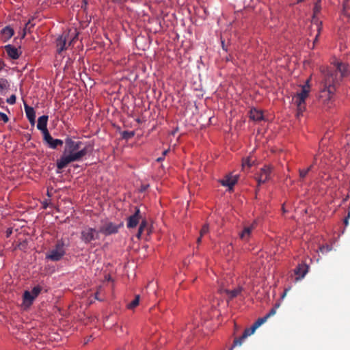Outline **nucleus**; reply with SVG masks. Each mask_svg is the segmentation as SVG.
<instances>
[{"label":"nucleus","mask_w":350,"mask_h":350,"mask_svg":"<svg viewBox=\"0 0 350 350\" xmlns=\"http://www.w3.org/2000/svg\"><path fill=\"white\" fill-rule=\"evenodd\" d=\"M321 72L323 79L319 98L324 105L330 107L334 101L336 85L349 73V66L342 62H336L333 68L321 69Z\"/></svg>","instance_id":"f257e3e1"},{"label":"nucleus","mask_w":350,"mask_h":350,"mask_svg":"<svg viewBox=\"0 0 350 350\" xmlns=\"http://www.w3.org/2000/svg\"><path fill=\"white\" fill-rule=\"evenodd\" d=\"M90 150L91 146L88 144L67 137V164L82 160Z\"/></svg>","instance_id":"f03ea898"},{"label":"nucleus","mask_w":350,"mask_h":350,"mask_svg":"<svg viewBox=\"0 0 350 350\" xmlns=\"http://www.w3.org/2000/svg\"><path fill=\"white\" fill-rule=\"evenodd\" d=\"M310 90V79H308L306 83L301 86L300 92H297L293 97V101L297 107V116H299L306 109V99L309 96Z\"/></svg>","instance_id":"7ed1b4c3"},{"label":"nucleus","mask_w":350,"mask_h":350,"mask_svg":"<svg viewBox=\"0 0 350 350\" xmlns=\"http://www.w3.org/2000/svg\"><path fill=\"white\" fill-rule=\"evenodd\" d=\"M267 320V318L265 316L262 318H259L253 325L251 327L245 329L243 332L242 336L238 338H235L234 340V343L232 345V347H234L236 346H241L243 343V342L250 335L253 334L255 332V330L260 327L261 325H262L264 323L266 322Z\"/></svg>","instance_id":"20e7f679"},{"label":"nucleus","mask_w":350,"mask_h":350,"mask_svg":"<svg viewBox=\"0 0 350 350\" xmlns=\"http://www.w3.org/2000/svg\"><path fill=\"white\" fill-rule=\"evenodd\" d=\"M99 230H96L93 228H85L81 231V240L85 243H90L92 241L96 240L99 238Z\"/></svg>","instance_id":"39448f33"},{"label":"nucleus","mask_w":350,"mask_h":350,"mask_svg":"<svg viewBox=\"0 0 350 350\" xmlns=\"http://www.w3.org/2000/svg\"><path fill=\"white\" fill-rule=\"evenodd\" d=\"M272 172V167L270 165H265L260 170V172L256 174V180L258 182V185H260L262 183H266L270 179L271 174Z\"/></svg>","instance_id":"423d86ee"},{"label":"nucleus","mask_w":350,"mask_h":350,"mask_svg":"<svg viewBox=\"0 0 350 350\" xmlns=\"http://www.w3.org/2000/svg\"><path fill=\"white\" fill-rule=\"evenodd\" d=\"M65 253V246L63 242L59 243L55 249L52 250L46 257L53 261L59 260Z\"/></svg>","instance_id":"0eeeda50"},{"label":"nucleus","mask_w":350,"mask_h":350,"mask_svg":"<svg viewBox=\"0 0 350 350\" xmlns=\"http://www.w3.org/2000/svg\"><path fill=\"white\" fill-rule=\"evenodd\" d=\"M122 226L120 224H115L112 222H107L100 226L99 229V232L106 236L117 233L118 232V229Z\"/></svg>","instance_id":"6e6552de"},{"label":"nucleus","mask_w":350,"mask_h":350,"mask_svg":"<svg viewBox=\"0 0 350 350\" xmlns=\"http://www.w3.org/2000/svg\"><path fill=\"white\" fill-rule=\"evenodd\" d=\"M142 218L140 210L139 208L135 207V211L133 215H131L128 218L127 227L129 228H135L139 222V219Z\"/></svg>","instance_id":"1a4fd4ad"},{"label":"nucleus","mask_w":350,"mask_h":350,"mask_svg":"<svg viewBox=\"0 0 350 350\" xmlns=\"http://www.w3.org/2000/svg\"><path fill=\"white\" fill-rule=\"evenodd\" d=\"M239 176H231L230 174L226 175L224 179L220 180L221 184L223 186L228 187L230 191L232 190L233 187L237 183Z\"/></svg>","instance_id":"9d476101"},{"label":"nucleus","mask_w":350,"mask_h":350,"mask_svg":"<svg viewBox=\"0 0 350 350\" xmlns=\"http://www.w3.org/2000/svg\"><path fill=\"white\" fill-rule=\"evenodd\" d=\"M308 266L306 264L301 263L295 269L294 273L296 275V280H301L304 278L308 271Z\"/></svg>","instance_id":"9b49d317"},{"label":"nucleus","mask_w":350,"mask_h":350,"mask_svg":"<svg viewBox=\"0 0 350 350\" xmlns=\"http://www.w3.org/2000/svg\"><path fill=\"white\" fill-rule=\"evenodd\" d=\"M254 224L245 226L242 232L239 234L241 239L244 241H247L251 236L252 232L254 229Z\"/></svg>","instance_id":"f8f14e48"},{"label":"nucleus","mask_w":350,"mask_h":350,"mask_svg":"<svg viewBox=\"0 0 350 350\" xmlns=\"http://www.w3.org/2000/svg\"><path fill=\"white\" fill-rule=\"evenodd\" d=\"M36 297L33 296V294L30 291H25L23 296V307L24 308H28L32 304L33 301Z\"/></svg>","instance_id":"ddd939ff"},{"label":"nucleus","mask_w":350,"mask_h":350,"mask_svg":"<svg viewBox=\"0 0 350 350\" xmlns=\"http://www.w3.org/2000/svg\"><path fill=\"white\" fill-rule=\"evenodd\" d=\"M5 50L8 53V56L12 59H17L20 55V52L16 47L8 44L5 46Z\"/></svg>","instance_id":"4468645a"},{"label":"nucleus","mask_w":350,"mask_h":350,"mask_svg":"<svg viewBox=\"0 0 350 350\" xmlns=\"http://www.w3.org/2000/svg\"><path fill=\"white\" fill-rule=\"evenodd\" d=\"M250 118L254 121H260L263 120V114L261 110L253 108L250 111Z\"/></svg>","instance_id":"2eb2a0df"},{"label":"nucleus","mask_w":350,"mask_h":350,"mask_svg":"<svg viewBox=\"0 0 350 350\" xmlns=\"http://www.w3.org/2000/svg\"><path fill=\"white\" fill-rule=\"evenodd\" d=\"M48 116H42L38 118L37 128L40 130L42 133L45 131H48L46 129Z\"/></svg>","instance_id":"dca6fc26"},{"label":"nucleus","mask_w":350,"mask_h":350,"mask_svg":"<svg viewBox=\"0 0 350 350\" xmlns=\"http://www.w3.org/2000/svg\"><path fill=\"white\" fill-rule=\"evenodd\" d=\"M10 83L6 79L0 77V93L5 94L10 89Z\"/></svg>","instance_id":"f3484780"},{"label":"nucleus","mask_w":350,"mask_h":350,"mask_svg":"<svg viewBox=\"0 0 350 350\" xmlns=\"http://www.w3.org/2000/svg\"><path fill=\"white\" fill-rule=\"evenodd\" d=\"M25 109L26 115H27L29 122H31V124H33L35 122V118H36L35 111H34L33 109L31 107L25 105Z\"/></svg>","instance_id":"a211bd4d"},{"label":"nucleus","mask_w":350,"mask_h":350,"mask_svg":"<svg viewBox=\"0 0 350 350\" xmlns=\"http://www.w3.org/2000/svg\"><path fill=\"white\" fill-rule=\"evenodd\" d=\"M242 287H238L234 290H225L226 293L228 295L229 299H232L236 297H237L242 291Z\"/></svg>","instance_id":"6ab92c4d"},{"label":"nucleus","mask_w":350,"mask_h":350,"mask_svg":"<svg viewBox=\"0 0 350 350\" xmlns=\"http://www.w3.org/2000/svg\"><path fill=\"white\" fill-rule=\"evenodd\" d=\"M57 53L58 55L60 56L62 58H64V55H62V53L64 51V48L66 44V38H63L62 36L59 38V40H57Z\"/></svg>","instance_id":"aec40b11"},{"label":"nucleus","mask_w":350,"mask_h":350,"mask_svg":"<svg viewBox=\"0 0 350 350\" xmlns=\"http://www.w3.org/2000/svg\"><path fill=\"white\" fill-rule=\"evenodd\" d=\"M146 230L148 234L150 233V230L148 228V223L146 220H142V223L140 224L139 228L138 229V232L137 233V237L139 239L141 237V235L142 232Z\"/></svg>","instance_id":"412c9836"},{"label":"nucleus","mask_w":350,"mask_h":350,"mask_svg":"<svg viewBox=\"0 0 350 350\" xmlns=\"http://www.w3.org/2000/svg\"><path fill=\"white\" fill-rule=\"evenodd\" d=\"M3 38L5 40L10 39L14 34V31L12 28L6 27L1 31Z\"/></svg>","instance_id":"4be33fe9"},{"label":"nucleus","mask_w":350,"mask_h":350,"mask_svg":"<svg viewBox=\"0 0 350 350\" xmlns=\"http://www.w3.org/2000/svg\"><path fill=\"white\" fill-rule=\"evenodd\" d=\"M66 166V156L63 154L59 160L57 162V172L60 173L61 170H62Z\"/></svg>","instance_id":"5701e85b"},{"label":"nucleus","mask_w":350,"mask_h":350,"mask_svg":"<svg viewBox=\"0 0 350 350\" xmlns=\"http://www.w3.org/2000/svg\"><path fill=\"white\" fill-rule=\"evenodd\" d=\"M139 295H136L135 299L127 305V308L131 310L135 308L136 306L139 305Z\"/></svg>","instance_id":"b1692460"},{"label":"nucleus","mask_w":350,"mask_h":350,"mask_svg":"<svg viewBox=\"0 0 350 350\" xmlns=\"http://www.w3.org/2000/svg\"><path fill=\"white\" fill-rule=\"evenodd\" d=\"M253 163L254 161H252L250 157L243 159L242 161V167L243 169H245L246 167L250 168L251 166H252Z\"/></svg>","instance_id":"393cba45"},{"label":"nucleus","mask_w":350,"mask_h":350,"mask_svg":"<svg viewBox=\"0 0 350 350\" xmlns=\"http://www.w3.org/2000/svg\"><path fill=\"white\" fill-rule=\"evenodd\" d=\"M321 10V1L318 0L315 3L314 8H313L314 16L315 15L318 14L320 12Z\"/></svg>","instance_id":"a878e982"},{"label":"nucleus","mask_w":350,"mask_h":350,"mask_svg":"<svg viewBox=\"0 0 350 350\" xmlns=\"http://www.w3.org/2000/svg\"><path fill=\"white\" fill-rule=\"evenodd\" d=\"M135 135L134 131H124L122 133V137L124 139H129Z\"/></svg>","instance_id":"bb28decb"},{"label":"nucleus","mask_w":350,"mask_h":350,"mask_svg":"<svg viewBox=\"0 0 350 350\" xmlns=\"http://www.w3.org/2000/svg\"><path fill=\"white\" fill-rule=\"evenodd\" d=\"M42 134L44 137V140L49 145L53 142L52 137L50 135L48 131H45L44 132L42 133Z\"/></svg>","instance_id":"cd10ccee"},{"label":"nucleus","mask_w":350,"mask_h":350,"mask_svg":"<svg viewBox=\"0 0 350 350\" xmlns=\"http://www.w3.org/2000/svg\"><path fill=\"white\" fill-rule=\"evenodd\" d=\"M309 173V170H299V180L304 181L306 176Z\"/></svg>","instance_id":"c85d7f7f"},{"label":"nucleus","mask_w":350,"mask_h":350,"mask_svg":"<svg viewBox=\"0 0 350 350\" xmlns=\"http://www.w3.org/2000/svg\"><path fill=\"white\" fill-rule=\"evenodd\" d=\"M63 142L59 139H53V142L49 144L51 148H56L58 145H62Z\"/></svg>","instance_id":"c756f323"},{"label":"nucleus","mask_w":350,"mask_h":350,"mask_svg":"<svg viewBox=\"0 0 350 350\" xmlns=\"http://www.w3.org/2000/svg\"><path fill=\"white\" fill-rule=\"evenodd\" d=\"M208 232V224H204L200 232V235H201V237H203L204 235H205L206 234H207Z\"/></svg>","instance_id":"7c9ffc66"},{"label":"nucleus","mask_w":350,"mask_h":350,"mask_svg":"<svg viewBox=\"0 0 350 350\" xmlns=\"http://www.w3.org/2000/svg\"><path fill=\"white\" fill-rule=\"evenodd\" d=\"M317 31H318V33L317 34V36H315V38L314 40V43H316L318 40V38L320 35V33H321V31L322 29V23L320 22L319 24H317Z\"/></svg>","instance_id":"2f4dec72"},{"label":"nucleus","mask_w":350,"mask_h":350,"mask_svg":"<svg viewBox=\"0 0 350 350\" xmlns=\"http://www.w3.org/2000/svg\"><path fill=\"white\" fill-rule=\"evenodd\" d=\"M331 250H332V247L328 245H323L322 247H320V250L322 253H327V252L331 251Z\"/></svg>","instance_id":"473e14b6"},{"label":"nucleus","mask_w":350,"mask_h":350,"mask_svg":"<svg viewBox=\"0 0 350 350\" xmlns=\"http://www.w3.org/2000/svg\"><path fill=\"white\" fill-rule=\"evenodd\" d=\"M40 289L39 287L36 286V287H34L31 291H30V293H31L33 294V296H34L35 297H36L38 294L40 293Z\"/></svg>","instance_id":"72a5a7b5"},{"label":"nucleus","mask_w":350,"mask_h":350,"mask_svg":"<svg viewBox=\"0 0 350 350\" xmlns=\"http://www.w3.org/2000/svg\"><path fill=\"white\" fill-rule=\"evenodd\" d=\"M7 103L10 105L14 104L16 103V96L14 94L12 95L10 98L7 99Z\"/></svg>","instance_id":"f704fd0d"},{"label":"nucleus","mask_w":350,"mask_h":350,"mask_svg":"<svg viewBox=\"0 0 350 350\" xmlns=\"http://www.w3.org/2000/svg\"><path fill=\"white\" fill-rule=\"evenodd\" d=\"M276 313L275 308H272L270 311L265 315V317L268 319L272 316H273Z\"/></svg>","instance_id":"c9c22d12"},{"label":"nucleus","mask_w":350,"mask_h":350,"mask_svg":"<svg viewBox=\"0 0 350 350\" xmlns=\"http://www.w3.org/2000/svg\"><path fill=\"white\" fill-rule=\"evenodd\" d=\"M0 118L4 122H8V116L3 113V112H0Z\"/></svg>","instance_id":"e433bc0d"},{"label":"nucleus","mask_w":350,"mask_h":350,"mask_svg":"<svg viewBox=\"0 0 350 350\" xmlns=\"http://www.w3.org/2000/svg\"><path fill=\"white\" fill-rule=\"evenodd\" d=\"M29 24H30V21H29L26 23L25 27V28H24V31H25V32H26V31H27V30H29V29H30V27H29ZM25 33H24V34H23V36L24 37V36H25Z\"/></svg>","instance_id":"4c0bfd02"},{"label":"nucleus","mask_w":350,"mask_h":350,"mask_svg":"<svg viewBox=\"0 0 350 350\" xmlns=\"http://www.w3.org/2000/svg\"><path fill=\"white\" fill-rule=\"evenodd\" d=\"M349 218H350V211H349L347 217H345V219H344V223H345V226L348 225V220Z\"/></svg>","instance_id":"58836bf2"},{"label":"nucleus","mask_w":350,"mask_h":350,"mask_svg":"<svg viewBox=\"0 0 350 350\" xmlns=\"http://www.w3.org/2000/svg\"><path fill=\"white\" fill-rule=\"evenodd\" d=\"M349 0H344V2H343V8L344 9H347L348 8V2H349Z\"/></svg>","instance_id":"ea45409f"},{"label":"nucleus","mask_w":350,"mask_h":350,"mask_svg":"<svg viewBox=\"0 0 350 350\" xmlns=\"http://www.w3.org/2000/svg\"><path fill=\"white\" fill-rule=\"evenodd\" d=\"M88 5V2L86 0H83V4L81 5V8L83 9H85Z\"/></svg>","instance_id":"a19ab883"},{"label":"nucleus","mask_w":350,"mask_h":350,"mask_svg":"<svg viewBox=\"0 0 350 350\" xmlns=\"http://www.w3.org/2000/svg\"><path fill=\"white\" fill-rule=\"evenodd\" d=\"M314 163L310 165L306 170H309V172L312 170Z\"/></svg>","instance_id":"79ce46f5"},{"label":"nucleus","mask_w":350,"mask_h":350,"mask_svg":"<svg viewBox=\"0 0 350 350\" xmlns=\"http://www.w3.org/2000/svg\"><path fill=\"white\" fill-rule=\"evenodd\" d=\"M7 236H10V234L12 233V229H8L6 232Z\"/></svg>","instance_id":"37998d69"},{"label":"nucleus","mask_w":350,"mask_h":350,"mask_svg":"<svg viewBox=\"0 0 350 350\" xmlns=\"http://www.w3.org/2000/svg\"><path fill=\"white\" fill-rule=\"evenodd\" d=\"M169 152V150H165L163 152V157L165 156L167 152Z\"/></svg>","instance_id":"c03bdc74"},{"label":"nucleus","mask_w":350,"mask_h":350,"mask_svg":"<svg viewBox=\"0 0 350 350\" xmlns=\"http://www.w3.org/2000/svg\"><path fill=\"white\" fill-rule=\"evenodd\" d=\"M202 237H201V235H200V237L198 238V239H197V243H198V244L201 242Z\"/></svg>","instance_id":"a18cd8bd"},{"label":"nucleus","mask_w":350,"mask_h":350,"mask_svg":"<svg viewBox=\"0 0 350 350\" xmlns=\"http://www.w3.org/2000/svg\"><path fill=\"white\" fill-rule=\"evenodd\" d=\"M163 157H159V158L157 159V161H159V162H160V161H163Z\"/></svg>","instance_id":"49530a36"},{"label":"nucleus","mask_w":350,"mask_h":350,"mask_svg":"<svg viewBox=\"0 0 350 350\" xmlns=\"http://www.w3.org/2000/svg\"><path fill=\"white\" fill-rule=\"evenodd\" d=\"M51 192H52V189H50V190H49V189H48V191H47V194H48V196H51Z\"/></svg>","instance_id":"de8ad7c7"},{"label":"nucleus","mask_w":350,"mask_h":350,"mask_svg":"<svg viewBox=\"0 0 350 350\" xmlns=\"http://www.w3.org/2000/svg\"><path fill=\"white\" fill-rule=\"evenodd\" d=\"M279 307H280V304H275L273 308H275V310H277V308Z\"/></svg>","instance_id":"09e8293b"},{"label":"nucleus","mask_w":350,"mask_h":350,"mask_svg":"<svg viewBox=\"0 0 350 350\" xmlns=\"http://www.w3.org/2000/svg\"><path fill=\"white\" fill-rule=\"evenodd\" d=\"M47 205H48V203L46 202H44L43 203V206H44V208H46L47 206Z\"/></svg>","instance_id":"8fccbe9b"},{"label":"nucleus","mask_w":350,"mask_h":350,"mask_svg":"<svg viewBox=\"0 0 350 350\" xmlns=\"http://www.w3.org/2000/svg\"><path fill=\"white\" fill-rule=\"evenodd\" d=\"M221 44H222V48H223L224 49H225V48H224L225 44H224V41H221Z\"/></svg>","instance_id":"3c124183"},{"label":"nucleus","mask_w":350,"mask_h":350,"mask_svg":"<svg viewBox=\"0 0 350 350\" xmlns=\"http://www.w3.org/2000/svg\"><path fill=\"white\" fill-rule=\"evenodd\" d=\"M287 291H288L287 289L285 290V291L284 292V294L282 295V297L286 295Z\"/></svg>","instance_id":"603ef678"},{"label":"nucleus","mask_w":350,"mask_h":350,"mask_svg":"<svg viewBox=\"0 0 350 350\" xmlns=\"http://www.w3.org/2000/svg\"><path fill=\"white\" fill-rule=\"evenodd\" d=\"M95 297H96L97 299H98V293H96Z\"/></svg>","instance_id":"864d4df0"},{"label":"nucleus","mask_w":350,"mask_h":350,"mask_svg":"<svg viewBox=\"0 0 350 350\" xmlns=\"http://www.w3.org/2000/svg\"><path fill=\"white\" fill-rule=\"evenodd\" d=\"M3 103L2 98H0V105Z\"/></svg>","instance_id":"5fc2aeb1"},{"label":"nucleus","mask_w":350,"mask_h":350,"mask_svg":"<svg viewBox=\"0 0 350 350\" xmlns=\"http://www.w3.org/2000/svg\"><path fill=\"white\" fill-rule=\"evenodd\" d=\"M304 0H298V2L304 1Z\"/></svg>","instance_id":"6e6d98bb"}]
</instances>
